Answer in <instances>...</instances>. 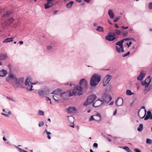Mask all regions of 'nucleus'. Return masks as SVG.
I'll list each match as a JSON object with an SVG mask.
<instances>
[{
	"instance_id": "nucleus-1",
	"label": "nucleus",
	"mask_w": 152,
	"mask_h": 152,
	"mask_svg": "<svg viewBox=\"0 0 152 152\" xmlns=\"http://www.w3.org/2000/svg\"><path fill=\"white\" fill-rule=\"evenodd\" d=\"M79 86L76 85L74 86V89L76 92V93L77 92L78 95H80L82 94V90H86L88 87V83L85 79L83 78L80 81Z\"/></svg>"
},
{
	"instance_id": "nucleus-2",
	"label": "nucleus",
	"mask_w": 152,
	"mask_h": 152,
	"mask_svg": "<svg viewBox=\"0 0 152 152\" xmlns=\"http://www.w3.org/2000/svg\"><path fill=\"white\" fill-rule=\"evenodd\" d=\"M100 75L97 74H95L91 77L90 81V85L92 87L96 86L101 80Z\"/></svg>"
},
{
	"instance_id": "nucleus-3",
	"label": "nucleus",
	"mask_w": 152,
	"mask_h": 152,
	"mask_svg": "<svg viewBox=\"0 0 152 152\" xmlns=\"http://www.w3.org/2000/svg\"><path fill=\"white\" fill-rule=\"evenodd\" d=\"M23 82L24 79L23 77L17 78L15 76L12 86L15 89H17L20 87H23L22 85L23 84Z\"/></svg>"
},
{
	"instance_id": "nucleus-4",
	"label": "nucleus",
	"mask_w": 152,
	"mask_h": 152,
	"mask_svg": "<svg viewBox=\"0 0 152 152\" xmlns=\"http://www.w3.org/2000/svg\"><path fill=\"white\" fill-rule=\"evenodd\" d=\"M121 31L117 29L115 30V32L108 33V35L105 37V39L108 41H112L116 39L115 35L116 34L120 35L121 34Z\"/></svg>"
},
{
	"instance_id": "nucleus-5",
	"label": "nucleus",
	"mask_w": 152,
	"mask_h": 152,
	"mask_svg": "<svg viewBox=\"0 0 152 152\" xmlns=\"http://www.w3.org/2000/svg\"><path fill=\"white\" fill-rule=\"evenodd\" d=\"M76 94V92L73 89L72 92L70 91L65 92L61 94L60 95L62 98L67 99L69 96H74Z\"/></svg>"
},
{
	"instance_id": "nucleus-6",
	"label": "nucleus",
	"mask_w": 152,
	"mask_h": 152,
	"mask_svg": "<svg viewBox=\"0 0 152 152\" xmlns=\"http://www.w3.org/2000/svg\"><path fill=\"white\" fill-rule=\"evenodd\" d=\"M96 98V96L94 94H93L89 96L87 98V101L83 104V105L86 106L94 102Z\"/></svg>"
},
{
	"instance_id": "nucleus-7",
	"label": "nucleus",
	"mask_w": 152,
	"mask_h": 152,
	"mask_svg": "<svg viewBox=\"0 0 152 152\" xmlns=\"http://www.w3.org/2000/svg\"><path fill=\"white\" fill-rule=\"evenodd\" d=\"M49 90L47 88H44L39 90L38 94L41 96L48 95L49 94Z\"/></svg>"
},
{
	"instance_id": "nucleus-8",
	"label": "nucleus",
	"mask_w": 152,
	"mask_h": 152,
	"mask_svg": "<svg viewBox=\"0 0 152 152\" xmlns=\"http://www.w3.org/2000/svg\"><path fill=\"white\" fill-rule=\"evenodd\" d=\"M30 81V80L27 79L25 81V84L26 86L27 90L30 91L33 90V89H32V84L35 85L37 83H38V82H36V83H32L31 82L29 83Z\"/></svg>"
},
{
	"instance_id": "nucleus-9",
	"label": "nucleus",
	"mask_w": 152,
	"mask_h": 152,
	"mask_svg": "<svg viewBox=\"0 0 152 152\" xmlns=\"http://www.w3.org/2000/svg\"><path fill=\"white\" fill-rule=\"evenodd\" d=\"M102 99L104 102L108 103L112 100L111 96L107 93H104L102 96Z\"/></svg>"
},
{
	"instance_id": "nucleus-10",
	"label": "nucleus",
	"mask_w": 152,
	"mask_h": 152,
	"mask_svg": "<svg viewBox=\"0 0 152 152\" xmlns=\"http://www.w3.org/2000/svg\"><path fill=\"white\" fill-rule=\"evenodd\" d=\"M15 76V75H14L13 74H10L8 76L6 77V81L10 83L12 85L14 80Z\"/></svg>"
},
{
	"instance_id": "nucleus-11",
	"label": "nucleus",
	"mask_w": 152,
	"mask_h": 152,
	"mask_svg": "<svg viewBox=\"0 0 152 152\" xmlns=\"http://www.w3.org/2000/svg\"><path fill=\"white\" fill-rule=\"evenodd\" d=\"M111 79V76L107 75H106L103 81V85L104 86H105L110 82Z\"/></svg>"
},
{
	"instance_id": "nucleus-12",
	"label": "nucleus",
	"mask_w": 152,
	"mask_h": 152,
	"mask_svg": "<svg viewBox=\"0 0 152 152\" xmlns=\"http://www.w3.org/2000/svg\"><path fill=\"white\" fill-rule=\"evenodd\" d=\"M47 3L45 4V9H49L53 5V0H47Z\"/></svg>"
},
{
	"instance_id": "nucleus-13",
	"label": "nucleus",
	"mask_w": 152,
	"mask_h": 152,
	"mask_svg": "<svg viewBox=\"0 0 152 152\" xmlns=\"http://www.w3.org/2000/svg\"><path fill=\"white\" fill-rule=\"evenodd\" d=\"M103 103H104V101L103 100H100L99 99H98L93 104V106L95 107H96L100 106Z\"/></svg>"
},
{
	"instance_id": "nucleus-14",
	"label": "nucleus",
	"mask_w": 152,
	"mask_h": 152,
	"mask_svg": "<svg viewBox=\"0 0 152 152\" xmlns=\"http://www.w3.org/2000/svg\"><path fill=\"white\" fill-rule=\"evenodd\" d=\"M146 72L145 71H141L140 72V75L137 77V79L138 80H142L145 75Z\"/></svg>"
},
{
	"instance_id": "nucleus-15",
	"label": "nucleus",
	"mask_w": 152,
	"mask_h": 152,
	"mask_svg": "<svg viewBox=\"0 0 152 152\" xmlns=\"http://www.w3.org/2000/svg\"><path fill=\"white\" fill-rule=\"evenodd\" d=\"M144 111V112L143 111H141L140 110L138 112V116L141 118H143L145 116L146 111V110L145 109Z\"/></svg>"
},
{
	"instance_id": "nucleus-16",
	"label": "nucleus",
	"mask_w": 152,
	"mask_h": 152,
	"mask_svg": "<svg viewBox=\"0 0 152 152\" xmlns=\"http://www.w3.org/2000/svg\"><path fill=\"white\" fill-rule=\"evenodd\" d=\"M151 81V79L150 77H148L145 80V84L143 85L145 86V87H147L148 86Z\"/></svg>"
},
{
	"instance_id": "nucleus-17",
	"label": "nucleus",
	"mask_w": 152,
	"mask_h": 152,
	"mask_svg": "<svg viewBox=\"0 0 152 152\" xmlns=\"http://www.w3.org/2000/svg\"><path fill=\"white\" fill-rule=\"evenodd\" d=\"M115 103L117 106H121L123 103V99L121 98H118L115 102Z\"/></svg>"
},
{
	"instance_id": "nucleus-18",
	"label": "nucleus",
	"mask_w": 152,
	"mask_h": 152,
	"mask_svg": "<svg viewBox=\"0 0 152 152\" xmlns=\"http://www.w3.org/2000/svg\"><path fill=\"white\" fill-rule=\"evenodd\" d=\"M56 47V44L55 43H52L50 45H47V49L48 50H50Z\"/></svg>"
},
{
	"instance_id": "nucleus-19",
	"label": "nucleus",
	"mask_w": 152,
	"mask_h": 152,
	"mask_svg": "<svg viewBox=\"0 0 152 152\" xmlns=\"http://www.w3.org/2000/svg\"><path fill=\"white\" fill-rule=\"evenodd\" d=\"M76 109L74 107H69L67 109V112L68 113H75L76 112Z\"/></svg>"
},
{
	"instance_id": "nucleus-20",
	"label": "nucleus",
	"mask_w": 152,
	"mask_h": 152,
	"mask_svg": "<svg viewBox=\"0 0 152 152\" xmlns=\"http://www.w3.org/2000/svg\"><path fill=\"white\" fill-rule=\"evenodd\" d=\"M124 42L123 39L122 40L117 42L115 44L116 45H118L119 46L121 47V48H122V51L123 50V43Z\"/></svg>"
},
{
	"instance_id": "nucleus-21",
	"label": "nucleus",
	"mask_w": 152,
	"mask_h": 152,
	"mask_svg": "<svg viewBox=\"0 0 152 152\" xmlns=\"http://www.w3.org/2000/svg\"><path fill=\"white\" fill-rule=\"evenodd\" d=\"M108 14L110 18L112 19L114 18L115 17L114 14L113 10L110 9L108 11Z\"/></svg>"
},
{
	"instance_id": "nucleus-22",
	"label": "nucleus",
	"mask_w": 152,
	"mask_h": 152,
	"mask_svg": "<svg viewBox=\"0 0 152 152\" xmlns=\"http://www.w3.org/2000/svg\"><path fill=\"white\" fill-rule=\"evenodd\" d=\"M7 73L6 70L2 69L0 71V77H4L6 76Z\"/></svg>"
},
{
	"instance_id": "nucleus-23",
	"label": "nucleus",
	"mask_w": 152,
	"mask_h": 152,
	"mask_svg": "<svg viewBox=\"0 0 152 152\" xmlns=\"http://www.w3.org/2000/svg\"><path fill=\"white\" fill-rule=\"evenodd\" d=\"M7 57V55L5 53H3L0 54V60H3Z\"/></svg>"
},
{
	"instance_id": "nucleus-24",
	"label": "nucleus",
	"mask_w": 152,
	"mask_h": 152,
	"mask_svg": "<svg viewBox=\"0 0 152 152\" xmlns=\"http://www.w3.org/2000/svg\"><path fill=\"white\" fill-rule=\"evenodd\" d=\"M14 38V37H13L10 38H7L3 41V43H4L12 42L13 41Z\"/></svg>"
},
{
	"instance_id": "nucleus-25",
	"label": "nucleus",
	"mask_w": 152,
	"mask_h": 152,
	"mask_svg": "<svg viewBox=\"0 0 152 152\" xmlns=\"http://www.w3.org/2000/svg\"><path fill=\"white\" fill-rule=\"evenodd\" d=\"M62 91L60 89H57L54 91L52 92L51 93V94H59Z\"/></svg>"
},
{
	"instance_id": "nucleus-26",
	"label": "nucleus",
	"mask_w": 152,
	"mask_h": 152,
	"mask_svg": "<svg viewBox=\"0 0 152 152\" xmlns=\"http://www.w3.org/2000/svg\"><path fill=\"white\" fill-rule=\"evenodd\" d=\"M116 49L117 51L119 53L121 52H124V49L123 48V50L122 51V48H121V47H120L119 48H118L117 46H116Z\"/></svg>"
},
{
	"instance_id": "nucleus-27",
	"label": "nucleus",
	"mask_w": 152,
	"mask_h": 152,
	"mask_svg": "<svg viewBox=\"0 0 152 152\" xmlns=\"http://www.w3.org/2000/svg\"><path fill=\"white\" fill-rule=\"evenodd\" d=\"M121 148H122L123 149L125 150L127 152H132V151L130 150V148L128 147L124 146L123 147H120Z\"/></svg>"
},
{
	"instance_id": "nucleus-28",
	"label": "nucleus",
	"mask_w": 152,
	"mask_h": 152,
	"mask_svg": "<svg viewBox=\"0 0 152 152\" xmlns=\"http://www.w3.org/2000/svg\"><path fill=\"white\" fill-rule=\"evenodd\" d=\"M96 30L99 31L100 32H103L104 31V29L102 27L100 26H98L97 27L96 29Z\"/></svg>"
},
{
	"instance_id": "nucleus-29",
	"label": "nucleus",
	"mask_w": 152,
	"mask_h": 152,
	"mask_svg": "<svg viewBox=\"0 0 152 152\" xmlns=\"http://www.w3.org/2000/svg\"><path fill=\"white\" fill-rule=\"evenodd\" d=\"M126 93L127 95L130 96L134 94V93H132L131 91L129 90H127L126 91Z\"/></svg>"
},
{
	"instance_id": "nucleus-30",
	"label": "nucleus",
	"mask_w": 152,
	"mask_h": 152,
	"mask_svg": "<svg viewBox=\"0 0 152 152\" xmlns=\"http://www.w3.org/2000/svg\"><path fill=\"white\" fill-rule=\"evenodd\" d=\"M73 1H71L69 3L66 4V7L67 8H70L72 6L73 4Z\"/></svg>"
},
{
	"instance_id": "nucleus-31",
	"label": "nucleus",
	"mask_w": 152,
	"mask_h": 152,
	"mask_svg": "<svg viewBox=\"0 0 152 152\" xmlns=\"http://www.w3.org/2000/svg\"><path fill=\"white\" fill-rule=\"evenodd\" d=\"M143 129V125L142 124H140L137 128V130L139 132H141Z\"/></svg>"
},
{
	"instance_id": "nucleus-32",
	"label": "nucleus",
	"mask_w": 152,
	"mask_h": 152,
	"mask_svg": "<svg viewBox=\"0 0 152 152\" xmlns=\"http://www.w3.org/2000/svg\"><path fill=\"white\" fill-rule=\"evenodd\" d=\"M38 114L39 115L43 116L44 115V112L42 110H39L38 111Z\"/></svg>"
},
{
	"instance_id": "nucleus-33",
	"label": "nucleus",
	"mask_w": 152,
	"mask_h": 152,
	"mask_svg": "<svg viewBox=\"0 0 152 152\" xmlns=\"http://www.w3.org/2000/svg\"><path fill=\"white\" fill-rule=\"evenodd\" d=\"M15 146L18 150L20 152H28L27 151H25L21 148L18 147V146Z\"/></svg>"
},
{
	"instance_id": "nucleus-34",
	"label": "nucleus",
	"mask_w": 152,
	"mask_h": 152,
	"mask_svg": "<svg viewBox=\"0 0 152 152\" xmlns=\"http://www.w3.org/2000/svg\"><path fill=\"white\" fill-rule=\"evenodd\" d=\"M14 19L13 18H12L8 20V23L9 24H10L12 23L14 21Z\"/></svg>"
},
{
	"instance_id": "nucleus-35",
	"label": "nucleus",
	"mask_w": 152,
	"mask_h": 152,
	"mask_svg": "<svg viewBox=\"0 0 152 152\" xmlns=\"http://www.w3.org/2000/svg\"><path fill=\"white\" fill-rule=\"evenodd\" d=\"M10 12L9 11H7L4 13L3 15V16H8L10 15Z\"/></svg>"
},
{
	"instance_id": "nucleus-36",
	"label": "nucleus",
	"mask_w": 152,
	"mask_h": 152,
	"mask_svg": "<svg viewBox=\"0 0 152 152\" xmlns=\"http://www.w3.org/2000/svg\"><path fill=\"white\" fill-rule=\"evenodd\" d=\"M96 116H98L99 117L100 119L99 120V121L102 120V117L101 114L97 112L96 113V115H94V117Z\"/></svg>"
},
{
	"instance_id": "nucleus-37",
	"label": "nucleus",
	"mask_w": 152,
	"mask_h": 152,
	"mask_svg": "<svg viewBox=\"0 0 152 152\" xmlns=\"http://www.w3.org/2000/svg\"><path fill=\"white\" fill-rule=\"evenodd\" d=\"M152 142V140L149 138H148L146 140V143L147 144H151Z\"/></svg>"
},
{
	"instance_id": "nucleus-38",
	"label": "nucleus",
	"mask_w": 152,
	"mask_h": 152,
	"mask_svg": "<svg viewBox=\"0 0 152 152\" xmlns=\"http://www.w3.org/2000/svg\"><path fill=\"white\" fill-rule=\"evenodd\" d=\"M148 8L149 9H152V2H150L148 4Z\"/></svg>"
},
{
	"instance_id": "nucleus-39",
	"label": "nucleus",
	"mask_w": 152,
	"mask_h": 152,
	"mask_svg": "<svg viewBox=\"0 0 152 152\" xmlns=\"http://www.w3.org/2000/svg\"><path fill=\"white\" fill-rule=\"evenodd\" d=\"M44 125V123L43 121H41L38 124L39 126V127H41L43 126Z\"/></svg>"
},
{
	"instance_id": "nucleus-40",
	"label": "nucleus",
	"mask_w": 152,
	"mask_h": 152,
	"mask_svg": "<svg viewBox=\"0 0 152 152\" xmlns=\"http://www.w3.org/2000/svg\"><path fill=\"white\" fill-rule=\"evenodd\" d=\"M130 52L129 51L126 54H124L122 55V56L124 57L129 55L130 54Z\"/></svg>"
},
{
	"instance_id": "nucleus-41",
	"label": "nucleus",
	"mask_w": 152,
	"mask_h": 152,
	"mask_svg": "<svg viewBox=\"0 0 152 152\" xmlns=\"http://www.w3.org/2000/svg\"><path fill=\"white\" fill-rule=\"evenodd\" d=\"M147 87H145V89L144 90V93L145 94H146L150 90L149 89L146 88Z\"/></svg>"
},
{
	"instance_id": "nucleus-42",
	"label": "nucleus",
	"mask_w": 152,
	"mask_h": 152,
	"mask_svg": "<svg viewBox=\"0 0 152 152\" xmlns=\"http://www.w3.org/2000/svg\"><path fill=\"white\" fill-rule=\"evenodd\" d=\"M119 19V17H116L115 18V19L114 20V22H116L118 21Z\"/></svg>"
},
{
	"instance_id": "nucleus-43",
	"label": "nucleus",
	"mask_w": 152,
	"mask_h": 152,
	"mask_svg": "<svg viewBox=\"0 0 152 152\" xmlns=\"http://www.w3.org/2000/svg\"><path fill=\"white\" fill-rule=\"evenodd\" d=\"M53 98L54 99V100L56 101H58V98L56 96H53Z\"/></svg>"
},
{
	"instance_id": "nucleus-44",
	"label": "nucleus",
	"mask_w": 152,
	"mask_h": 152,
	"mask_svg": "<svg viewBox=\"0 0 152 152\" xmlns=\"http://www.w3.org/2000/svg\"><path fill=\"white\" fill-rule=\"evenodd\" d=\"M135 152H141L140 151L138 148H135L134 150Z\"/></svg>"
},
{
	"instance_id": "nucleus-45",
	"label": "nucleus",
	"mask_w": 152,
	"mask_h": 152,
	"mask_svg": "<svg viewBox=\"0 0 152 152\" xmlns=\"http://www.w3.org/2000/svg\"><path fill=\"white\" fill-rule=\"evenodd\" d=\"M95 120L94 118H93V116H91L89 119V121H91L92 120Z\"/></svg>"
},
{
	"instance_id": "nucleus-46",
	"label": "nucleus",
	"mask_w": 152,
	"mask_h": 152,
	"mask_svg": "<svg viewBox=\"0 0 152 152\" xmlns=\"http://www.w3.org/2000/svg\"><path fill=\"white\" fill-rule=\"evenodd\" d=\"M151 112L150 111H148L147 112V115L150 116H151Z\"/></svg>"
},
{
	"instance_id": "nucleus-47",
	"label": "nucleus",
	"mask_w": 152,
	"mask_h": 152,
	"mask_svg": "<svg viewBox=\"0 0 152 152\" xmlns=\"http://www.w3.org/2000/svg\"><path fill=\"white\" fill-rule=\"evenodd\" d=\"M149 116L146 115L145 118H144V120H146L150 118Z\"/></svg>"
},
{
	"instance_id": "nucleus-48",
	"label": "nucleus",
	"mask_w": 152,
	"mask_h": 152,
	"mask_svg": "<svg viewBox=\"0 0 152 152\" xmlns=\"http://www.w3.org/2000/svg\"><path fill=\"white\" fill-rule=\"evenodd\" d=\"M93 146L94 147H96V148L97 146H98V144L97 143H95L93 145Z\"/></svg>"
},
{
	"instance_id": "nucleus-49",
	"label": "nucleus",
	"mask_w": 152,
	"mask_h": 152,
	"mask_svg": "<svg viewBox=\"0 0 152 152\" xmlns=\"http://www.w3.org/2000/svg\"><path fill=\"white\" fill-rule=\"evenodd\" d=\"M132 42H129L128 43H127L126 44L128 45V47L129 48L130 47V45L132 44Z\"/></svg>"
},
{
	"instance_id": "nucleus-50",
	"label": "nucleus",
	"mask_w": 152,
	"mask_h": 152,
	"mask_svg": "<svg viewBox=\"0 0 152 152\" xmlns=\"http://www.w3.org/2000/svg\"><path fill=\"white\" fill-rule=\"evenodd\" d=\"M1 114L4 115V116H5L6 117H9V115L8 114H4V113H1Z\"/></svg>"
},
{
	"instance_id": "nucleus-51",
	"label": "nucleus",
	"mask_w": 152,
	"mask_h": 152,
	"mask_svg": "<svg viewBox=\"0 0 152 152\" xmlns=\"http://www.w3.org/2000/svg\"><path fill=\"white\" fill-rule=\"evenodd\" d=\"M130 39L129 38H127L124 39H123V40L124 42L125 41H126L127 40H129Z\"/></svg>"
},
{
	"instance_id": "nucleus-52",
	"label": "nucleus",
	"mask_w": 152,
	"mask_h": 152,
	"mask_svg": "<svg viewBox=\"0 0 152 152\" xmlns=\"http://www.w3.org/2000/svg\"><path fill=\"white\" fill-rule=\"evenodd\" d=\"M121 28H123L124 29H127V28H128V26H127V27H124V26H122L121 27Z\"/></svg>"
},
{
	"instance_id": "nucleus-53",
	"label": "nucleus",
	"mask_w": 152,
	"mask_h": 152,
	"mask_svg": "<svg viewBox=\"0 0 152 152\" xmlns=\"http://www.w3.org/2000/svg\"><path fill=\"white\" fill-rule=\"evenodd\" d=\"M128 33L127 32H126L123 34L124 36H128Z\"/></svg>"
},
{
	"instance_id": "nucleus-54",
	"label": "nucleus",
	"mask_w": 152,
	"mask_h": 152,
	"mask_svg": "<svg viewBox=\"0 0 152 152\" xmlns=\"http://www.w3.org/2000/svg\"><path fill=\"white\" fill-rule=\"evenodd\" d=\"M68 117L69 118V119H71V120H73L74 119V118L72 117L71 116H69Z\"/></svg>"
},
{
	"instance_id": "nucleus-55",
	"label": "nucleus",
	"mask_w": 152,
	"mask_h": 152,
	"mask_svg": "<svg viewBox=\"0 0 152 152\" xmlns=\"http://www.w3.org/2000/svg\"><path fill=\"white\" fill-rule=\"evenodd\" d=\"M7 99H9L10 100H11V101H13V100L12 99L11 97H8V96H7Z\"/></svg>"
},
{
	"instance_id": "nucleus-56",
	"label": "nucleus",
	"mask_w": 152,
	"mask_h": 152,
	"mask_svg": "<svg viewBox=\"0 0 152 152\" xmlns=\"http://www.w3.org/2000/svg\"><path fill=\"white\" fill-rule=\"evenodd\" d=\"M106 138L109 141H111V140L108 137H106Z\"/></svg>"
},
{
	"instance_id": "nucleus-57",
	"label": "nucleus",
	"mask_w": 152,
	"mask_h": 152,
	"mask_svg": "<svg viewBox=\"0 0 152 152\" xmlns=\"http://www.w3.org/2000/svg\"><path fill=\"white\" fill-rule=\"evenodd\" d=\"M115 25V27L117 28H119V27L118 26V25L116 23H115V24H114Z\"/></svg>"
},
{
	"instance_id": "nucleus-58",
	"label": "nucleus",
	"mask_w": 152,
	"mask_h": 152,
	"mask_svg": "<svg viewBox=\"0 0 152 152\" xmlns=\"http://www.w3.org/2000/svg\"><path fill=\"white\" fill-rule=\"evenodd\" d=\"M116 113H117V110L116 109L114 112L113 115H115L116 114Z\"/></svg>"
},
{
	"instance_id": "nucleus-59",
	"label": "nucleus",
	"mask_w": 152,
	"mask_h": 152,
	"mask_svg": "<svg viewBox=\"0 0 152 152\" xmlns=\"http://www.w3.org/2000/svg\"><path fill=\"white\" fill-rule=\"evenodd\" d=\"M19 43L20 45H22L23 44V41H20Z\"/></svg>"
},
{
	"instance_id": "nucleus-60",
	"label": "nucleus",
	"mask_w": 152,
	"mask_h": 152,
	"mask_svg": "<svg viewBox=\"0 0 152 152\" xmlns=\"http://www.w3.org/2000/svg\"><path fill=\"white\" fill-rule=\"evenodd\" d=\"M58 12V11H57V10L55 11L54 12H53V14H54V15H55V14H56Z\"/></svg>"
},
{
	"instance_id": "nucleus-61",
	"label": "nucleus",
	"mask_w": 152,
	"mask_h": 152,
	"mask_svg": "<svg viewBox=\"0 0 152 152\" xmlns=\"http://www.w3.org/2000/svg\"><path fill=\"white\" fill-rule=\"evenodd\" d=\"M46 98H47V99L46 100L48 101V100H50V99L48 97H46Z\"/></svg>"
},
{
	"instance_id": "nucleus-62",
	"label": "nucleus",
	"mask_w": 152,
	"mask_h": 152,
	"mask_svg": "<svg viewBox=\"0 0 152 152\" xmlns=\"http://www.w3.org/2000/svg\"><path fill=\"white\" fill-rule=\"evenodd\" d=\"M3 140L4 141H6L7 140H6V138L5 137H3Z\"/></svg>"
},
{
	"instance_id": "nucleus-63",
	"label": "nucleus",
	"mask_w": 152,
	"mask_h": 152,
	"mask_svg": "<svg viewBox=\"0 0 152 152\" xmlns=\"http://www.w3.org/2000/svg\"><path fill=\"white\" fill-rule=\"evenodd\" d=\"M46 133L48 135H49L50 134H51V133L50 132H47Z\"/></svg>"
},
{
	"instance_id": "nucleus-64",
	"label": "nucleus",
	"mask_w": 152,
	"mask_h": 152,
	"mask_svg": "<svg viewBox=\"0 0 152 152\" xmlns=\"http://www.w3.org/2000/svg\"><path fill=\"white\" fill-rule=\"evenodd\" d=\"M113 103H114V102L113 101H111L110 102V105H112L113 104Z\"/></svg>"
}]
</instances>
